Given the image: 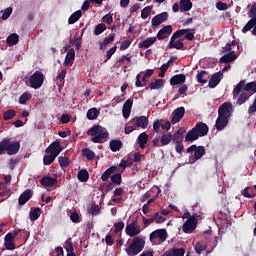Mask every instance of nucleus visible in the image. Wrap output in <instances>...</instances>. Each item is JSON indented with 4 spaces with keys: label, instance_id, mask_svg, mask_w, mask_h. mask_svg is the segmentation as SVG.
<instances>
[{
    "label": "nucleus",
    "instance_id": "1a4fd4ad",
    "mask_svg": "<svg viewBox=\"0 0 256 256\" xmlns=\"http://www.w3.org/2000/svg\"><path fill=\"white\" fill-rule=\"evenodd\" d=\"M193 151H194V155L192 156L193 163H195V161H199V159H201V157H203V155H205L206 153L205 146H197L195 144L191 145L186 150L187 153H193Z\"/></svg>",
    "mask_w": 256,
    "mask_h": 256
},
{
    "label": "nucleus",
    "instance_id": "ea45409f",
    "mask_svg": "<svg viewBox=\"0 0 256 256\" xmlns=\"http://www.w3.org/2000/svg\"><path fill=\"white\" fill-rule=\"evenodd\" d=\"M205 249H207V243H205L203 241L197 242L194 246V251H195V253H197V255H201V253H203V251H205Z\"/></svg>",
    "mask_w": 256,
    "mask_h": 256
},
{
    "label": "nucleus",
    "instance_id": "dca6fc26",
    "mask_svg": "<svg viewBox=\"0 0 256 256\" xmlns=\"http://www.w3.org/2000/svg\"><path fill=\"white\" fill-rule=\"evenodd\" d=\"M168 19H169V13L162 12L152 18L151 20L152 27H159L161 23H165V21H168Z\"/></svg>",
    "mask_w": 256,
    "mask_h": 256
},
{
    "label": "nucleus",
    "instance_id": "864d4df0",
    "mask_svg": "<svg viewBox=\"0 0 256 256\" xmlns=\"http://www.w3.org/2000/svg\"><path fill=\"white\" fill-rule=\"evenodd\" d=\"M55 159H57V156H54L53 154L45 155L43 157V164L44 165H51V163H53V161H55Z\"/></svg>",
    "mask_w": 256,
    "mask_h": 256
},
{
    "label": "nucleus",
    "instance_id": "a878e982",
    "mask_svg": "<svg viewBox=\"0 0 256 256\" xmlns=\"http://www.w3.org/2000/svg\"><path fill=\"white\" fill-rule=\"evenodd\" d=\"M109 147L113 153H117V151H121V149H123V141L113 139L109 142Z\"/></svg>",
    "mask_w": 256,
    "mask_h": 256
},
{
    "label": "nucleus",
    "instance_id": "aec40b11",
    "mask_svg": "<svg viewBox=\"0 0 256 256\" xmlns=\"http://www.w3.org/2000/svg\"><path fill=\"white\" fill-rule=\"evenodd\" d=\"M221 79H223V74L221 72L214 73L209 80L208 87H210V89H215V87L221 83Z\"/></svg>",
    "mask_w": 256,
    "mask_h": 256
},
{
    "label": "nucleus",
    "instance_id": "49530a36",
    "mask_svg": "<svg viewBox=\"0 0 256 256\" xmlns=\"http://www.w3.org/2000/svg\"><path fill=\"white\" fill-rule=\"evenodd\" d=\"M111 181L114 185H121L123 183V177L121 173H115L111 176Z\"/></svg>",
    "mask_w": 256,
    "mask_h": 256
},
{
    "label": "nucleus",
    "instance_id": "6e6d98bb",
    "mask_svg": "<svg viewBox=\"0 0 256 256\" xmlns=\"http://www.w3.org/2000/svg\"><path fill=\"white\" fill-rule=\"evenodd\" d=\"M66 75H67V70H62V71L56 76V81H60V83L57 82V85H58V86L63 85V81H65Z\"/></svg>",
    "mask_w": 256,
    "mask_h": 256
},
{
    "label": "nucleus",
    "instance_id": "72a5a7b5",
    "mask_svg": "<svg viewBox=\"0 0 256 256\" xmlns=\"http://www.w3.org/2000/svg\"><path fill=\"white\" fill-rule=\"evenodd\" d=\"M118 169L119 168H117V166H111L108 168L101 176L102 181H107L113 173H117Z\"/></svg>",
    "mask_w": 256,
    "mask_h": 256
},
{
    "label": "nucleus",
    "instance_id": "473e14b6",
    "mask_svg": "<svg viewBox=\"0 0 256 256\" xmlns=\"http://www.w3.org/2000/svg\"><path fill=\"white\" fill-rule=\"evenodd\" d=\"M164 86H165V80H163V79H155L154 82H151L148 85V89H151L153 91L155 89H163Z\"/></svg>",
    "mask_w": 256,
    "mask_h": 256
},
{
    "label": "nucleus",
    "instance_id": "5fc2aeb1",
    "mask_svg": "<svg viewBox=\"0 0 256 256\" xmlns=\"http://www.w3.org/2000/svg\"><path fill=\"white\" fill-rule=\"evenodd\" d=\"M64 249H66L67 253H74L75 249L73 248V242L71 241V238H68L65 241Z\"/></svg>",
    "mask_w": 256,
    "mask_h": 256
},
{
    "label": "nucleus",
    "instance_id": "052dcab7",
    "mask_svg": "<svg viewBox=\"0 0 256 256\" xmlns=\"http://www.w3.org/2000/svg\"><path fill=\"white\" fill-rule=\"evenodd\" d=\"M172 256H184L185 250L184 248H173L172 253L170 254Z\"/></svg>",
    "mask_w": 256,
    "mask_h": 256
},
{
    "label": "nucleus",
    "instance_id": "f3484780",
    "mask_svg": "<svg viewBox=\"0 0 256 256\" xmlns=\"http://www.w3.org/2000/svg\"><path fill=\"white\" fill-rule=\"evenodd\" d=\"M153 239H159L161 243L167 241V230L157 229L150 234V241Z\"/></svg>",
    "mask_w": 256,
    "mask_h": 256
},
{
    "label": "nucleus",
    "instance_id": "a19ab883",
    "mask_svg": "<svg viewBox=\"0 0 256 256\" xmlns=\"http://www.w3.org/2000/svg\"><path fill=\"white\" fill-rule=\"evenodd\" d=\"M77 178L78 180H80L81 183L89 181V172L87 171V169L80 170L78 172Z\"/></svg>",
    "mask_w": 256,
    "mask_h": 256
},
{
    "label": "nucleus",
    "instance_id": "680f3d73",
    "mask_svg": "<svg viewBox=\"0 0 256 256\" xmlns=\"http://www.w3.org/2000/svg\"><path fill=\"white\" fill-rule=\"evenodd\" d=\"M114 233H121L122 229H125V223L123 221L114 224Z\"/></svg>",
    "mask_w": 256,
    "mask_h": 256
},
{
    "label": "nucleus",
    "instance_id": "a18cd8bd",
    "mask_svg": "<svg viewBox=\"0 0 256 256\" xmlns=\"http://www.w3.org/2000/svg\"><path fill=\"white\" fill-rule=\"evenodd\" d=\"M41 208H31L30 209V221H37L39 219V213Z\"/></svg>",
    "mask_w": 256,
    "mask_h": 256
},
{
    "label": "nucleus",
    "instance_id": "6ab92c4d",
    "mask_svg": "<svg viewBox=\"0 0 256 256\" xmlns=\"http://www.w3.org/2000/svg\"><path fill=\"white\" fill-rule=\"evenodd\" d=\"M33 197V190L26 189L24 192L21 193V195L18 198V203L21 207L25 205L30 199Z\"/></svg>",
    "mask_w": 256,
    "mask_h": 256
},
{
    "label": "nucleus",
    "instance_id": "bb28decb",
    "mask_svg": "<svg viewBox=\"0 0 256 256\" xmlns=\"http://www.w3.org/2000/svg\"><path fill=\"white\" fill-rule=\"evenodd\" d=\"M40 183L43 185V187H54V185L57 183V178L44 176L41 178Z\"/></svg>",
    "mask_w": 256,
    "mask_h": 256
},
{
    "label": "nucleus",
    "instance_id": "7c9ffc66",
    "mask_svg": "<svg viewBox=\"0 0 256 256\" xmlns=\"http://www.w3.org/2000/svg\"><path fill=\"white\" fill-rule=\"evenodd\" d=\"M235 59H237V55H235V51H231L220 58V63H233Z\"/></svg>",
    "mask_w": 256,
    "mask_h": 256
},
{
    "label": "nucleus",
    "instance_id": "f03ea898",
    "mask_svg": "<svg viewBox=\"0 0 256 256\" xmlns=\"http://www.w3.org/2000/svg\"><path fill=\"white\" fill-rule=\"evenodd\" d=\"M87 135H90L92 143H105L109 132L101 125H94L87 131Z\"/></svg>",
    "mask_w": 256,
    "mask_h": 256
},
{
    "label": "nucleus",
    "instance_id": "2eb2a0df",
    "mask_svg": "<svg viewBox=\"0 0 256 256\" xmlns=\"http://www.w3.org/2000/svg\"><path fill=\"white\" fill-rule=\"evenodd\" d=\"M172 33H173V26L171 25L164 26L158 31L156 35V40L158 39V41H163L164 39L169 38V35H171Z\"/></svg>",
    "mask_w": 256,
    "mask_h": 256
},
{
    "label": "nucleus",
    "instance_id": "393cba45",
    "mask_svg": "<svg viewBox=\"0 0 256 256\" xmlns=\"http://www.w3.org/2000/svg\"><path fill=\"white\" fill-rule=\"evenodd\" d=\"M187 77L185 74H176L171 77L170 79V85L175 86V85H183L185 83Z\"/></svg>",
    "mask_w": 256,
    "mask_h": 256
},
{
    "label": "nucleus",
    "instance_id": "f704fd0d",
    "mask_svg": "<svg viewBox=\"0 0 256 256\" xmlns=\"http://www.w3.org/2000/svg\"><path fill=\"white\" fill-rule=\"evenodd\" d=\"M6 43L9 47L17 45V43H19V35H17L16 33L10 34L6 39Z\"/></svg>",
    "mask_w": 256,
    "mask_h": 256
},
{
    "label": "nucleus",
    "instance_id": "9b49d317",
    "mask_svg": "<svg viewBox=\"0 0 256 256\" xmlns=\"http://www.w3.org/2000/svg\"><path fill=\"white\" fill-rule=\"evenodd\" d=\"M197 217L195 216H190L185 223L183 224V231L184 233H193L197 229Z\"/></svg>",
    "mask_w": 256,
    "mask_h": 256
},
{
    "label": "nucleus",
    "instance_id": "cd10ccee",
    "mask_svg": "<svg viewBox=\"0 0 256 256\" xmlns=\"http://www.w3.org/2000/svg\"><path fill=\"white\" fill-rule=\"evenodd\" d=\"M73 61H75V49L71 48L68 50L65 60H64V65L66 67H69L73 65Z\"/></svg>",
    "mask_w": 256,
    "mask_h": 256
},
{
    "label": "nucleus",
    "instance_id": "3c124183",
    "mask_svg": "<svg viewBox=\"0 0 256 256\" xmlns=\"http://www.w3.org/2000/svg\"><path fill=\"white\" fill-rule=\"evenodd\" d=\"M58 163H59L60 167L65 168V167H69L71 161H69L68 157L59 156Z\"/></svg>",
    "mask_w": 256,
    "mask_h": 256
},
{
    "label": "nucleus",
    "instance_id": "6e6552de",
    "mask_svg": "<svg viewBox=\"0 0 256 256\" xmlns=\"http://www.w3.org/2000/svg\"><path fill=\"white\" fill-rule=\"evenodd\" d=\"M125 233L129 237H139V233H141V226H139V222H137V219H132V222L130 224H127L125 228Z\"/></svg>",
    "mask_w": 256,
    "mask_h": 256
},
{
    "label": "nucleus",
    "instance_id": "c03bdc74",
    "mask_svg": "<svg viewBox=\"0 0 256 256\" xmlns=\"http://www.w3.org/2000/svg\"><path fill=\"white\" fill-rule=\"evenodd\" d=\"M113 41H115V36L107 37V38H105L103 40V42H100V49H101V51H105V49H107V46L110 43H113Z\"/></svg>",
    "mask_w": 256,
    "mask_h": 256
},
{
    "label": "nucleus",
    "instance_id": "603ef678",
    "mask_svg": "<svg viewBox=\"0 0 256 256\" xmlns=\"http://www.w3.org/2000/svg\"><path fill=\"white\" fill-rule=\"evenodd\" d=\"M233 47H237L239 49V45H237L236 41H232L230 44H226V46L223 48V53H231L233 50Z\"/></svg>",
    "mask_w": 256,
    "mask_h": 256
},
{
    "label": "nucleus",
    "instance_id": "ddd939ff",
    "mask_svg": "<svg viewBox=\"0 0 256 256\" xmlns=\"http://www.w3.org/2000/svg\"><path fill=\"white\" fill-rule=\"evenodd\" d=\"M233 113V104L231 102H224L220 107L218 108V115L222 117H227Z\"/></svg>",
    "mask_w": 256,
    "mask_h": 256
},
{
    "label": "nucleus",
    "instance_id": "39448f33",
    "mask_svg": "<svg viewBox=\"0 0 256 256\" xmlns=\"http://www.w3.org/2000/svg\"><path fill=\"white\" fill-rule=\"evenodd\" d=\"M185 33H187V30H177L176 32H174L168 43V49H178L179 51L183 50L185 47V44L183 43V39H179V38L183 37ZM176 39H179V40H176Z\"/></svg>",
    "mask_w": 256,
    "mask_h": 256
},
{
    "label": "nucleus",
    "instance_id": "0e129e2a",
    "mask_svg": "<svg viewBox=\"0 0 256 256\" xmlns=\"http://www.w3.org/2000/svg\"><path fill=\"white\" fill-rule=\"evenodd\" d=\"M243 197H246L247 199H251L255 197V193H251V188L247 187L243 190Z\"/></svg>",
    "mask_w": 256,
    "mask_h": 256
},
{
    "label": "nucleus",
    "instance_id": "09e8293b",
    "mask_svg": "<svg viewBox=\"0 0 256 256\" xmlns=\"http://www.w3.org/2000/svg\"><path fill=\"white\" fill-rule=\"evenodd\" d=\"M173 143H183V132L181 130H178L173 136H172Z\"/></svg>",
    "mask_w": 256,
    "mask_h": 256
},
{
    "label": "nucleus",
    "instance_id": "4c0bfd02",
    "mask_svg": "<svg viewBox=\"0 0 256 256\" xmlns=\"http://www.w3.org/2000/svg\"><path fill=\"white\" fill-rule=\"evenodd\" d=\"M179 31H186L184 33V39H187L188 41H193V39H195V28L180 29Z\"/></svg>",
    "mask_w": 256,
    "mask_h": 256
},
{
    "label": "nucleus",
    "instance_id": "c9c22d12",
    "mask_svg": "<svg viewBox=\"0 0 256 256\" xmlns=\"http://www.w3.org/2000/svg\"><path fill=\"white\" fill-rule=\"evenodd\" d=\"M100 113L97 108H91L87 111L86 117L89 121H93L99 117Z\"/></svg>",
    "mask_w": 256,
    "mask_h": 256
},
{
    "label": "nucleus",
    "instance_id": "c756f323",
    "mask_svg": "<svg viewBox=\"0 0 256 256\" xmlns=\"http://www.w3.org/2000/svg\"><path fill=\"white\" fill-rule=\"evenodd\" d=\"M196 80L201 85H205V83H207V81H209V72H207L205 70L200 71V73H198L196 75Z\"/></svg>",
    "mask_w": 256,
    "mask_h": 256
},
{
    "label": "nucleus",
    "instance_id": "9d476101",
    "mask_svg": "<svg viewBox=\"0 0 256 256\" xmlns=\"http://www.w3.org/2000/svg\"><path fill=\"white\" fill-rule=\"evenodd\" d=\"M248 16L252 19L249 20L247 24L243 27L242 33H247L248 31H251L256 25V4H252L250 11L248 12Z\"/></svg>",
    "mask_w": 256,
    "mask_h": 256
},
{
    "label": "nucleus",
    "instance_id": "c85d7f7f",
    "mask_svg": "<svg viewBox=\"0 0 256 256\" xmlns=\"http://www.w3.org/2000/svg\"><path fill=\"white\" fill-rule=\"evenodd\" d=\"M137 141L140 149H145V146L149 141V135L147 134V132H142L141 134H139Z\"/></svg>",
    "mask_w": 256,
    "mask_h": 256
},
{
    "label": "nucleus",
    "instance_id": "412c9836",
    "mask_svg": "<svg viewBox=\"0 0 256 256\" xmlns=\"http://www.w3.org/2000/svg\"><path fill=\"white\" fill-rule=\"evenodd\" d=\"M227 125H229V118L218 114V118L216 119L215 123V128L217 129V131H223V129H225Z\"/></svg>",
    "mask_w": 256,
    "mask_h": 256
},
{
    "label": "nucleus",
    "instance_id": "4d7b16f0",
    "mask_svg": "<svg viewBox=\"0 0 256 256\" xmlns=\"http://www.w3.org/2000/svg\"><path fill=\"white\" fill-rule=\"evenodd\" d=\"M31 99V94L25 92L19 97L20 105H25Z\"/></svg>",
    "mask_w": 256,
    "mask_h": 256
},
{
    "label": "nucleus",
    "instance_id": "a211bd4d",
    "mask_svg": "<svg viewBox=\"0 0 256 256\" xmlns=\"http://www.w3.org/2000/svg\"><path fill=\"white\" fill-rule=\"evenodd\" d=\"M15 236L13 233L9 232L4 237V247L7 249V251H14L15 249Z\"/></svg>",
    "mask_w": 256,
    "mask_h": 256
},
{
    "label": "nucleus",
    "instance_id": "13d9d810",
    "mask_svg": "<svg viewBox=\"0 0 256 256\" xmlns=\"http://www.w3.org/2000/svg\"><path fill=\"white\" fill-rule=\"evenodd\" d=\"M153 7L152 6H146L144 9H142L141 11V17L143 19H147V17H149V15H151V11H152Z\"/></svg>",
    "mask_w": 256,
    "mask_h": 256
},
{
    "label": "nucleus",
    "instance_id": "b1692460",
    "mask_svg": "<svg viewBox=\"0 0 256 256\" xmlns=\"http://www.w3.org/2000/svg\"><path fill=\"white\" fill-rule=\"evenodd\" d=\"M157 42V37H149L138 43L139 49H149L152 45H155Z\"/></svg>",
    "mask_w": 256,
    "mask_h": 256
},
{
    "label": "nucleus",
    "instance_id": "8fccbe9b",
    "mask_svg": "<svg viewBox=\"0 0 256 256\" xmlns=\"http://www.w3.org/2000/svg\"><path fill=\"white\" fill-rule=\"evenodd\" d=\"M104 31H107V25L100 23L94 28V35H101Z\"/></svg>",
    "mask_w": 256,
    "mask_h": 256
},
{
    "label": "nucleus",
    "instance_id": "338daca9",
    "mask_svg": "<svg viewBox=\"0 0 256 256\" xmlns=\"http://www.w3.org/2000/svg\"><path fill=\"white\" fill-rule=\"evenodd\" d=\"M142 221H143L145 227H149V225H151V223H155L153 215L150 216L149 218L142 216Z\"/></svg>",
    "mask_w": 256,
    "mask_h": 256
},
{
    "label": "nucleus",
    "instance_id": "4be33fe9",
    "mask_svg": "<svg viewBox=\"0 0 256 256\" xmlns=\"http://www.w3.org/2000/svg\"><path fill=\"white\" fill-rule=\"evenodd\" d=\"M134 127H140L141 129H147L149 127V117L140 116L134 120Z\"/></svg>",
    "mask_w": 256,
    "mask_h": 256
},
{
    "label": "nucleus",
    "instance_id": "774afa93",
    "mask_svg": "<svg viewBox=\"0 0 256 256\" xmlns=\"http://www.w3.org/2000/svg\"><path fill=\"white\" fill-rule=\"evenodd\" d=\"M153 131L154 133H159V131H161V120H156L153 122Z\"/></svg>",
    "mask_w": 256,
    "mask_h": 256
},
{
    "label": "nucleus",
    "instance_id": "58836bf2",
    "mask_svg": "<svg viewBox=\"0 0 256 256\" xmlns=\"http://www.w3.org/2000/svg\"><path fill=\"white\" fill-rule=\"evenodd\" d=\"M173 141V134L171 132L163 133L160 138V143L162 145H169Z\"/></svg>",
    "mask_w": 256,
    "mask_h": 256
},
{
    "label": "nucleus",
    "instance_id": "0eeeda50",
    "mask_svg": "<svg viewBox=\"0 0 256 256\" xmlns=\"http://www.w3.org/2000/svg\"><path fill=\"white\" fill-rule=\"evenodd\" d=\"M28 81L32 89H41L43 83L45 82V75H43V72L41 71H36L30 76Z\"/></svg>",
    "mask_w": 256,
    "mask_h": 256
},
{
    "label": "nucleus",
    "instance_id": "4468645a",
    "mask_svg": "<svg viewBox=\"0 0 256 256\" xmlns=\"http://www.w3.org/2000/svg\"><path fill=\"white\" fill-rule=\"evenodd\" d=\"M45 151L46 153L54 155V157H59L61 151H63V148L61 147V143H59V141H54L46 148Z\"/></svg>",
    "mask_w": 256,
    "mask_h": 256
},
{
    "label": "nucleus",
    "instance_id": "69168bd1",
    "mask_svg": "<svg viewBox=\"0 0 256 256\" xmlns=\"http://www.w3.org/2000/svg\"><path fill=\"white\" fill-rule=\"evenodd\" d=\"M90 213L93 216H97L101 213V208L99 207V205H93L90 209Z\"/></svg>",
    "mask_w": 256,
    "mask_h": 256
},
{
    "label": "nucleus",
    "instance_id": "7ed1b4c3",
    "mask_svg": "<svg viewBox=\"0 0 256 256\" xmlns=\"http://www.w3.org/2000/svg\"><path fill=\"white\" fill-rule=\"evenodd\" d=\"M21 149V143L11 142V138H4L0 141V155H17Z\"/></svg>",
    "mask_w": 256,
    "mask_h": 256
},
{
    "label": "nucleus",
    "instance_id": "bf43d9fd",
    "mask_svg": "<svg viewBox=\"0 0 256 256\" xmlns=\"http://www.w3.org/2000/svg\"><path fill=\"white\" fill-rule=\"evenodd\" d=\"M152 217L155 223H165V221H167V218L161 216L159 212H156Z\"/></svg>",
    "mask_w": 256,
    "mask_h": 256
},
{
    "label": "nucleus",
    "instance_id": "e433bc0d",
    "mask_svg": "<svg viewBox=\"0 0 256 256\" xmlns=\"http://www.w3.org/2000/svg\"><path fill=\"white\" fill-rule=\"evenodd\" d=\"M83 17V12L81 10H77L68 19L69 25H74V23H77L78 19H81Z\"/></svg>",
    "mask_w": 256,
    "mask_h": 256
},
{
    "label": "nucleus",
    "instance_id": "f8f14e48",
    "mask_svg": "<svg viewBox=\"0 0 256 256\" xmlns=\"http://www.w3.org/2000/svg\"><path fill=\"white\" fill-rule=\"evenodd\" d=\"M172 119H171V123L172 125H177V123H179V121H181V119H183V117H185V107L180 106L178 108H176L171 115Z\"/></svg>",
    "mask_w": 256,
    "mask_h": 256
},
{
    "label": "nucleus",
    "instance_id": "e2e57ef3",
    "mask_svg": "<svg viewBox=\"0 0 256 256\" xmlns=\"http://www.w3.org/2000/svg\"><path fill=\"white\" fill-rule=\"evenodd\" d=\"M12 13H13V8H11V7L6 8L4 13L2 14V20L7 21V18L11 17Z\"/></svg>",
    "mask_w": 256,
    "mask_h": 256
},
{
    "label": "nucleus",
    "instance_id": "de8ad7c7",
    "mask_svg": "<svg viewBox=\"0 0 256 256\" xmlns=\"http://www.w3.org/2000/svg\"><path fill=\"white\" fill-rule=\"evenodd\" d=\"M249 94L243 92L239 95L238 99H237V102H236V105H243V103L249 101Z\"/></svg>",
    "mask_w": 256,
    "mask_h": 256
},
{
    "label": "nucleus",
    "instance_id": "2f4dec72",
    "mask_svg": "<svg viewBox=\"0 0 256 256\" xmlns=\"http://www.w3.org/2000/svg\"><path fill=\"white\" fill-rule=\"evenodd\" d=\"M191 9H193V2H191V0H180L181 13L191 11Z\"/></svg>",
    "mask_w": 256,
    "mask_h": 256
},
{
    "label": "nucleus",
    "instance_id": "423d86ee",
    "mask_svg": "<svg viewBox=\"0 0 256 256\" xmlns=\"http://www.w3.org/2000/svg\"><path fill=\"white\" fill-rule=\"evenodd\" d=\"M241 91H252V93H256V81L245 84V80H241L233 90V99H237Z\"/></svg>",
    "mask_w": 256,
    "mask_h": 256
},
{
    "label": "nucleus",
    "instance_id": "37998d69",
    "mask_svg": "<svg viewBox=\"0 0 256 256\" xmlns=\"http://www.w3.org/2000/svg\"><path fill=\"white\" fill-rule=\"evenodd\" d=\"M16 116H17V111L13 109H9L4 112L3 119L4 121H11V119H13V117H16Z\"/></svg>",
    "mask_w": 256,
    "mask_h": 256
},
{
    "label": "nucleus",
    "instance_id": "79ce46f5",
    "mask_svg": "<svg viewBox=\"0 0 256 256\" xmlns=\"http://www.w3.org/2000/svg\"><path fill=\"white\" fill-rule=\"evenodd\" d=\"M82 155L86 157L87 161H93L95 159V152L89 148L82 149Z\"/></svg>",
    "mask_w": 256,
    "mask_h": 256
},
{
    "label": "nucleus",
    "instance_id": "5701e85b",
    "mask_svg": "<svg viewBox=\"0 0 256 256\" xmlns=\"http://www.w3.org/2000/svg\"><path fill=\"white\" fill-rule=\"evenodd\" d=\"M131 109H133V100L128 99L122 108V115L124 117V119H129V117L131 116Z\"/></svg>",
    "mask_w": 256,
    "mask_h": 256
},
{
    "label": "nucleus",
    "instance_id": "20e7f679",
    "mask_svg": "<svg viewBox=\"0 0 256 256\" xmlns=\"http://www.w3.org/2000/svg\"><path fill=\"white\" fill-rule=\"evenodd\" d=\"M143 249H145V239L143 237H134L125 251L128 256H137Z\"/></svg>",
    "mask_w": 256,
    "mask_h": 256
},
{
    "label": "nucleus",
    "instance_id": "f257e3e1",
    "mask_svg": "<svg viewBox=\"0 0 256 256\" xmlns=\"http://www.w3.org/2000/svg\"><path fill=\"white\" fill-rule=\"evenodd\" d=\"M207 133H209V126H207V124L204 122H198L194 128L188 131L185 137V141H190V143H193V141H197L199 137H205Z\"/></svg>",
    "mask_w": 256,
    "mask_h": 256
}]
</instances>
